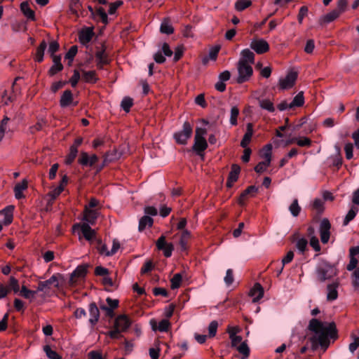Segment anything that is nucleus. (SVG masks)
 Segmentation results:
<instances>
[{"instance_id":"46","label":"nucleus","mask_w":359,"mask_h":359,"mask_svg":"<svg viewBox=\"0 0 359 359\" xmlns=\"http://www.w3.org/2000/svg\"><path fill=\"white\" fill-rule=\"evenodd\" d=\"M252 1L250 0H238L235 4V8L238 11H242L250 6Z\"/></svg>"},{"instance_id":"51","label":"nucleus","mask_w":359,"mask_h":359,"mask_svg":"<svg viewBox=\"0 0 359 359\" xmlns=\"http://www.w3.org/2000/svg\"><path fill=\"white\" fill-rule=\"evenodd\" d=\"M133 100L130 97H126L121 101V106L125 111L128 112L130 107L133 106Z\"/></svg>"},{"instance_id":"33","label":"nucleus","mask_w":359,"mask_h":359,"mask_svg":"<svg viewBox=\"0 0 359 359\" xmlns=\"http://www.w3.org/2000/svg\"><path fill=\"white\" fill-rule=\"evenodd\" d=\"M154 222L153 219L147 215H144L140 219L139 222V231H142L146 229V227H150L152 226Z\"/></svg>"},{"instance_id":"11","label":"nucleus","mask_w":359,"mask_h":359,"mask_svg":"<svg viewBox=\"0 0 359 359\" xmlns=\"http://www.w3.org/2000/svg\"><path fill=\"white\" fill-rule=\"evenodd\" d=\"M156 248L159 250H162L165 257H170L174 250L173 244L165 241V236L161 235L156 243Z\"/></svg>"},{"instance_id":"23","label":"nucleus","mask_w":359,"mask_h":359,"mask_svg":"<svg viewBox=\"0 0 359 359\" xmlns=\"http://www.w3.org/2000/svg\"><path fill=\"white\" fill-rule=\"evenodd\" d=\"M150 325H151L153 330H154V331L158 330L162 332L168 331V330L170 327V323L169 320L167 319H163V320H161L158 325H157L156 320H151L150 321Z\"/></svg>"},{"instance_id":"54","label":"nucleus","mask_w":359,"mask_h":359,"mask_svg":"<svg viewBox=\"0 0 359 359\" xmlns=\"http://www.w3.org/2000/svg\"><path fill=\"white\" fill-rule=\"evenodd\" d=\"M96 16L99 17L103 23L107 24L108 22V17L104 11V9L102 7H99L97 8L95 12Z\"/></svg>"},{"instance_id":"44","label":"nucleus","mask_w":359,"mask_h":359,"mask_svg":"<svg viewBox=\"0 0 359 359\" xmlns=\"http://www.w3.org/2000/svg\"><path fill=\"white\" fill-rule=\"evenodd\" d=\"M6 287L8 288V292L13 290L15 294L18 292L20 293L21 289H20L18 280L13 276L10 278L8 286Z\"/></svg>"},{"instance_id":"63","label":"nucleus","mask_w":359,"mask_h":359,"mask_svg":"<svg viewBox=\"0 0 359 359\" xmlns=\"http://www.w3.org/2000/svg\"><path fill=\"white\" fill-rule=\"evenodd\" d=\"M352 284L354 287L359 286V266L355 269L352 274Z\"/></svg>"},{"instance_id":"30","label":"nucleus","mask_w":359,"mask_h":359,"mask_svg":"<svg viewBox=\"0 0 359 359\" xmlns=\"http://www.w3.org/2000/svg\"><path fill=\"white\" fill-rule=\"evenodd\" d=\"M259 107L270 113H273L276 111L273 102L269 98L259 99Z\"/></svg>"},{"instance_id":"58","label":"nucleus","mask_w":359,"mask_h":359,"mask_svg":"<svg viewBox=\"0 0 359 359\" xmlns=\"http://www.w3.org/2000/svg\"><path fill=\"white\" fill-rule=\"evenodd\" d=\"M161 348L158 344L156 345V347L150 348L149 350V355L151 359H158L160 355Z\"/></svg>"},{"instance_id":"3","label":"nucleus","mask_w":359,"mask_h":359,"mask_svg":"<svg viewBox=\"0 0 359 359\" xmlns=\"http://www.w3.org/2000/svg\"><path fill=\"white\" fill-rule=\"evenodd\" d=\"M207 130L203 128H197L195 132L194 143L192 149L199 156L208 148V142L205 138Z\"/></svg>"},{"instance_id":"38","label":"nucleus","mask_w":359,"mask_h":359,"mask_svg":"<svg viewBox=\"0 0 359 359\" xmlns=\"http://www.w3.org/2000/svg\"><path fill=\"white\" fill-rule=\"evenodd\" d=\"M341 15L339 11H337L336 9L332 11L331 12L327 13L322 18V20L325 23H330L334 20H336Z\"/></svg>"},{"instance_id":"39","label":"nucleus","mask_w":359,"mask_h":359,"mask_svg":"<svg viewBox=\"0 0 359 359\" xmlns=\"http://www.w3.org/2000/svg\"><path fill=\"white\" fill-rule=\"evenodd\" d=\"M83 79L85 82L95 83L98 79L95 71H88L83 72Z\"/></svg>"},{"instance_id":"12","label":"nucleus","mask_w":359,"mask_h":359,"mask_svg":"<svg viewBox=\"0 0 359 359\" xmlns=\"http://www.w3.org/2000/svg\"><path fill=\"white\" fill-rule=\"evenodd\" d=\"M250 46L257 54L265 53L269 50V45L268 42L263 39H252Z\"/></svg>"},{"instance_id":"53","label":"nucleus","mask_w":359,"mask_h":359,"mask_svg":"<svg viewBox=\"0 0 359 359\" xmlns=\"http://www.w3.org/2000/svg\"><path fill=\"white\" fill-rule=\"evenodd\" d=\"M78 162L83 166H90L89 156L88 153L85 151L81 152L80 157L78 159Z\"/></svg>"},{"instance_id":"26","label":"nucleus","mask_w":359,"mask_h":359,"mask_svg":"<svg viewBox=\"0 0 359 359\" xmlns=\"http://www.w3.org/2000/svg\"><path fill=\"white\" fill-rule=\"evenodd\" d=\"M241 59L238 62H243L245 64H254L255 54L250 49L245 48L241 53Z\"/></svg>"},{"instance_id":"37","label":"nucleus","mask_w":359,"mask_h":359,"mask_svg":"<svg viewBox=\"0 0 359 359\" xmlns=\"http://www.w3.org/2000/svg\"><path fill=\"white\" fill-rule=\"evenodd\" d=\"M289 210L293 217H296L299 215L302 210V208L299 205L298 200L297 198H294L292 201V203L289 206Z\"/></svg>"},{"instance_id":"28","label":"nucleus","mask_w":359,"mask_h":359,"mask_svg":"<svg viewBox=\"0 0 359 359\" xmlns=\"http://www.w3.org/2000/svg\"><path fill=\"white\" fill-rule=\"evenodd\" d=\"M93 32L91 29L87 28L79 33V39L81 44L87 45L93 36Z\"/></svg>"},{"instance_id":"50","label":"nucleus","mask_w":359,"mask_h":359,"mask_svg":"<svg viewBox=\"0 0 359 359\" xmlns=\"http://www.w3.org/2000/svg\"><path fill=\"white\" fill-rule=\"evenodd\" d=\"M293 141H295L299 147H310L311 144V140L306 137L292 140L290 142H292Z\"/></svg>"},{"instance_id":"22","label":"nucleus","mask_w":359,"mask_h":359,"mask_svg":"<svg viewBox=\"0 0 359 359\" xmlns=\"http://www.w3.org/2000/svg\"><path fill=\"white\" fill-rule=\"evenodd\" d=\"M68 177L67 175H64L62 177L59 186L55 187L48 193V196L51 199L55 200L64 190L65 187L67 184Z\"/></svg>"},{"instance_id":"21","label":"nucleus","mask_w":359,"mask_h":359,"mask_svg":"<svg viewBox=\"0 0 359 359\" xmlns=\"http://www.w3.org/2000/svg\"><path fill=\"white\" fill-rule=\"evenodd\" d=\"M89 323L91 326H94L97 324L100 318V311L95 303L93 302L89 304Z\"/></svg>"},{"instance_id":"18","label":"nucleus","mask_w":359,"mask_h":359,"mask_svg":"<svg viewBox=\"0 0 359 359\" xmlns=\"http://www.w3.org/2000/svg\"><path fill=\"white\" fill-rule=\"evenodd\" d=\"M339 286V282L336 280L327 286V300L330 302L334 301L338 297L337 289Z\"/></svg>"},{"instance_id":"62","label":"nucleus","mask_w":359,"mask_h":359,"mask_svg":"<svg viewBox=\"0 0 359 359\" xmlns=\"http://www.w3.org/2000/svg\"><path fill=\"white\" fill-rule=\"evenodd\" d=\"M80 78H81V76H80L79 72L76 69L74 70L72 76L69 79V82L72 87H75L77 85Z\"/></svg>"},{"instance_id":"4","label":"nucleus","mask_w":359,"mask_h":359,"mask_svg":"<svg viewBox=\"0 0 359 359\" xmlns=\"http://www.w3.org/2000/svg\"><path fill=\"white\" fill-rule=\"evenodd\" d=\"M65 279L62 274H53L48 280L40 281L38 284L37 291L47 292L51 288H59Z\"/></svg>"},{"instance_id":"20","label":"nucleus","mask_w":359,"mask_h":359,"mask_svg":"<svg viewBox=\"0 0 359 359\" xmlns=\"http://www.w3.org/2000/svg\"><path fill=\"white\" fill-rule=\"evenodd\" d=\"M249 296L252 298L253 302H258L264 296V288L261 284L257 283L250 289Z\"/></svg>"},{"instance_id":"59","label":"nucleus","mask_w":359,"mask_h":359,"mask_svg":"<svg viewBox=\"0 0 359 359\" xmlns=\"http://www.w3.org/2000/svg\"><path fill=\"white\" fill-rule=\"evenodd\" d=\"M310 245L313 248L316 252L320 251V245L318 238L316 236H312L310 238Z\"/></svg>"},{"instance_id":"42","label":"nucleus","mask_w":359,"mask_h":359,"mask_svg":"<svg viewBox=\"0 0 359 359\" xmlns=\"http://www.w3.org/2000/svg\"><path fill=\"white\" fill-rule=\"evenodd\" d=\"M304 104L303 92H299L290 103V107H302Z\"/></svg>"},{"instance_id":"41","label":"nucleus","mask_w":359,"mask_h":359,"mask_svg":"<svg viewBox=\"0 0 359 359\" xmlns=\"http://www.w3.org/2000/svg\"><path fill=\"white\" fill-rule=\"evenodd\" d=\"M358 212V208L355 206H353L349 210V211L348 212V213L346 214V215L344 217V219L343 222L344 225L346 226L351 220H353L355 218V215H357Z\"/></svg>"},{"instance_id":"2","label":"nucleus","mask_w":359,"mask_h":359,"mask_svg":"<svg viewBox=\"0 0 359 359\" xmlns=\"http://www.w3.org/2000/svg\"><path fill=\"white\" fill-rule=\"evenodd\" d=\"M132 324V320L127 315H119L115 320L113 329L108 332L111 339H118L121 332H126Z\"/></svg>"},{"instance_id":"31","label":"nucleus","mask_w":359,"mask_h":359,"mask_svg":"<svg viewBox=\"0 0 359 359\" xmlns=\"http://www.w3.org/2000/svg\"><path fill=\"white\" fill-rule=\"evenodd\" d=\"M253 135V126L251 123L247 124V131L245 133L241 142V146L243 148H246L251 141V138Z\"/></svg>"},{"instance_id":"32","label":"nucleus","mask_w":359,"mask_h":359,"mask_svg":"<svg viewBox=\"0 0 359 359\" xmlns=\"http://www.w3.org/2000/svg\"><path fill=\"white\" fill-rule=\"evenodd\" d=\"M39 291H37V290H32L28 289L25 285H22L20 294L24 298L29 299V302H32L35 299L36 294Z\"/></svg>"},{"instance_id":"29","label":"nucleus","mask_w":359,"mask_h":359,"mask_svg":"<svg viewBox=\"0 0 359 359\" xmlns=\"http://www.w3.org/2000/svg\"><path fill=\"white\" fill-rule=\"evenodd\" d=\"M97 217L98 212L96 210L88 209V207L85 208L84 220L87 222L86 224H94Z\"/></svg>"},{"instance_id":"61","label":"nucleus","mask_w":359,"mask_h":359,"mask_svg":"<svg viewBox=\"0 0 359 359\" xmlns=\"http://www.w3.org/2000/svg\"><path fill=\"white\" fill-rule=\"evenodd\" d=\"M344 151L346 154V158L347 159H351L353 158V145L351 143H347L345 144Z\"/></svg>"},{"instance_id":"64","label":"nucleus","mask_w":359,"mask_h":359,"mask_svg":"<svg viewBox=\"0 0 359 359\" xmlns=\"http://www.w3.org/2000/svg\"><path fill=\"white\" fill-rule=\"evenodd\" d=\"M88 355L89 359H106L99 351H91Z\"/></svg>"},{"instance_id":"1","label":"nucleus","mask_w":359,"mask_h":359,"mask_svg":"<svg viewBox=\"0 0 359 359\" xmlns=\"http://www.w3.org/2000/svg\"><path fill=\"white\" fill-rule=\"evenodd\" d=\"M309 328L315 333V339L322 347L328 346L329 337L337 338V330L334 322H321L313 318L309 322Z\"/></svg>"},{"instance_id":"7","label":"nucleus","mask_w":359,"mask_h":359,"mask_svg":"<svg viewBox=\"0 0 359 359\" xmlns=\"http://www.w3.org/2000/svg\"><path fill=\"white\" fill-rule=\"evenodd\" d=\"M238 76L237 82L243 83L250 80L253 74V69L250 64L238 62L237 65Z\"/></svg>"},{"instance_id":"17","label":"nucleus","mask_w":359,"mask_h":359,"mask_svg":"<svg viewBox=\"0 0 359 359\" xmlns=\"http://www.w3.org/2000/svg\"><path fill=\"white\" fill-rule=\"evenodd\" d=\"M60 104L62 108L67 107L70 105H77V102H74L73 94L71 90H66L63 92L60 100Z\"/></svg>"},{"instance_id":"36","label":"nucleus","mask_w":359,"mask_h":359,"mask_svg":"<svg viewBox=\"0 0 359 359\" xmlns=\"http://www.w3.org/2000/svg\"><path fill=\"white\" fill-rule=\"evenodd\" d=\"M47 47V44L45 41H42L39 47L36 49L35 60L38 62H41L43 60L44 51Z\"/></svg>"},{"instance_id":"16","label":"nucleus","mask_w":359,"mask_h":359,"mask_svg":"<svg viewBox=\"0 0 359 359\" xmlns=\"http://www.w3.org/2000/svg\"><path fill=\"white\" fill-rule=\"evenodd\" d=\"M87 273V266L79 265L76 269L72 273L69 278V283L71 285L76 283L79 279L83 278Z\"/></svg>"},{"instance_id":"43","label":"nucleus","mask_w":359,"mask_h":359,"mask_svg":"<svg viewBox=\"0 0 359 359\" xmlns=\"http://www.w3.org/2000/svg\"><path fill=\"white\" fill-rule=\"evenodd\" d=\"M236 348L237 351L243 355V359L248 358L250 355V348L246 341L241 342V344Z\"/></svg>"},{"instance_id":"57","label":"nucleus","mask_w":359,"mask_h":359,"mask_svg":"<svg viewBox=\"0 0 359 359\" xmlns=\"http://www.w3.org/2000/svg\"><path fill=\"white\" fill-rule=\"evenodd\" d=\"M224 283H226V285L228 286L231 285L233 283V282L234 280V278H233V271L231 269H229L226 271V276H224Z\"/></svg>"},{"instance_id":"13","label":"nucleus","mask_w":359,"mask_h":359,"mask_svg":"<svg viewBox=\"0 0 359 359\" xmlns=\"http://www.w3.org/2000/svg\"><path fill=\"white\" fill-rule=\"evenodd\" d=\"M331 224L328 219H323L320 224V236L321 242L324 244L328 243L330 237Z\"/></svg>"},{"instance_id":"10","label":"nucleus","mask_w":359,"mask_h":359,"mask_svg":"<svg viewBox=\"0 0 359 359\" xmlns=\"http://www.w3.org/2000/svg\"><path fill=\"white\" fill-rule=\"evenodd\" d=\"M297 79V74L295 72H290L284 78H280L278 86L281 90H287L292 88Z\"/></svg>"},{"instance_id":"27","label":"nucleus","mask_w":359,"mask_h":359,"mask_svg":"<svg viewBox=\"0 0 359 359\" xmlns=\"http://www.w3.org/2000/svg\"><path fill=\"white\" fill-rule=\"evenodd\" d=\"M61 57L59 55H54L53 57V65L50 68L48 74L50 76H53L63 69V65L60 62Z\"/></svg>"},{"instance_id":"52","label":"nucleus","mask_w":359,"mask_h":359,"mask_svg":"<svg viewBox=\"0 0 359 359\" xmlns=\"http://www.w3.org/2000/svg\"><path fill=\"white\" fill-rule=\"evenodd\" d=\"M77 154H78L77 150L72 149L69 148V153L66 156V158L65 161V163L67 165L72 164L73 163V161H74V159L76 158Z\"/></svg>"},{"instance_id":"35","label":"nucleus","mask_w":359,"mask_h":359,"mask_svg":"<svg viewBox=\"0 0 359 359\" xmlns=\"http://www.w3.org/2000/svg\"><path fill=\"white\" fill-rule=\"evenodd\" d=\"M20 9L23 14L30 20H34L35 19L34 12L30 8L29 5L27 2H22L20 5Z\"/></svg>"},{"instance_id":"8","label":"nucleus","mask_w":359,"mask_h":359,"mask_svg":"<svg viewBox=\"0 0 359 359\" xmlns=\"http://www.w3.org/2000/svg\"><path fill=\"white\" fill-rule=\"evenodd\" d=\"M271 144H269L265 146L263 149L262 157L264 158V161L259 162L255 168V170L258 173L264 172L270 165L271 161Z\"/></svg>"},{"instance_id":"49","label":"nucleus","mask_w":359,"mask_h":359,"mask_svg":"<svg viewBox=\"0 0 359 359\" xmlns=\"http://www.w3.org/2000/svg\"><path fill=\"white\" fill-rule=\"evenodd\" d=\"M43 351L50 359H61V357L57 354V353L52 350L48 345L43 347Z\"/></svg>"},{"instance_id":"14","label":"nucleus","mask_w":359,"mask_h":359,"mask_svg":"<svg viewBox=\"0 0 359 359\" xmlns=\"http://www.w3.org/2000/svg\"><path fill=\"white\" fill-rule=\"evenodd\" d=\"M73 229L74 231L80 229L83 237L88 241H91L95 238L96 232L90 228L88 224H75Z\"/></svg>"},{"instance_id":"5","label":"nucleus","mask_w":359,"mask_h":359,"mask_svg":"<svg viewBox=\"0 0 359 359\" xmlns=\"http://www.w3.org/2000/svg\"><path fill=\"white\" fill-rule=\"evenodd\" d=\"M317 278L320 282H324L334 277L337 274V269L327 264L323 263L317 269Z\"/></svg>"},{"instance_id":"6","label":"nucleus","mask_w":359,"mask_h":359,"mask_svg":"<svg viewBox=\"0 0 359 359\" xmlns=\"http://www.w3.org/2000/svg\"><path fill=\"white\" fill-rule=\"evenodd\" d=\"M192 132L191 125L188 121H185L182 130L175 133L173 137L177 144H187L188 140L191 137Z\"/></svg>"},{"instance_id":"45","label":"nucleus","mask_w":359,"mask_h":359,"mask_svg":"<svg viewBox=\"0 0 359 359\" xmlns=\"http://www.w3.org/2000/svg\"><path fill=\"white\" fill-rule=\"evenodd\" d=\"M182 276L180 273H176L170 280V287L172 290L177 289L180 287Z\"/></svg>"},{"instance_id":"34","label":"nucleus","mask_w":359,"mask_h":359,"mask_svg":"<svg viewBox=\"0 0 359 359\" xmlns=\"http://www.w3.org/2000/svg\"><path fill=\"white\" fill-rule=\"evenodd\" d=\"M160 31L161 33L166 34H171L174 32V28L172 26V25L170 23V21L168 19L165 18L162 21V22L161 24V27H160Z\"/></svg>"},{"instance_id":"40","label":"nucleus","mask_w":359,"mask_h":359,"mask_svg":"<svg viewBox=\"0 0 359 359\" xmlns=\"http://www.w3.org/2000/svg\"><path fill=\"white\" fill-rule=\"evenodd\" d=\"M191 238V233L188 230H184L182 233L180 240V245L182 250H185L187 248V242Z\"/></svg>"},{"instance_id":"56","label":"nucleus","mask_w":359,"mask_h":359,"mask_svg":"<svg viewBox=\"0 0 359 359\" xmlns=\"http://www.w3.org/2000/svg\"><path fill=\"white\" fill-rule=\"evenodd\" d=\"M78 51V48L76 46H72L68 52L65 55V58L69 60V62H72L76 55Z\"/></svg>"},{"instance_id":"9","label":"nucleus","mask_w":359,"mask_h":359,"mask_svg":"<svg viewBox=\"0 0 359 359\" xmlns=\"http://www.w3.org/2000/svg\"><path fill=\"white\" fill-rule=\"evenodd\" d=\"M95 60L97 67L99 69H102L104 65L110 63L111 60L104 44H102L100 48L97 50L95 53Z\"/></svg>"},{"instance_id":"25","label":"nucleus","mask_w":359,"mask_h":359,"mask_svg":"<svg viewBox=\"0 0 359 359\" xmlns=\"http://www.w3.org/2000/svg\"><path fill=\"white\" fill-rule=\"evenodd\" d=\"M28 183L27 180L24 179L20 182L17 183L14 187L15 197L17 199H21L25 197L23 191L27 189Z\"/></svg>"},{"instance_id":"55","label":"nucleus","mask_w":359,"mask_h":359,"mask_svg":"<svg viewBox=\"0 0 359 359\" xmlns=\"http://www.w3.org/2000/svg\"><path fill=\"white\" fill-rule=\"evenodd\" d=\"M218 327V323L212 320L208 325V334L210 337H214L216 335Z\"/></svg>"},{"instance_id":"24","label":"nucleus","mask_w":359,"mask_h":359,"mask_svg":"<svg viewBox=\"0 0 359 359\" xmlns=\"http://www.w3.org/2000/svg\"><path fill=\"white\" fill-rule=\"evenodd\" d=\"M241 168L238 165L233 164L231 166V170L229 174L226 186L231 187L234 182H236L238 178Z\"/></svg>"},{"instance_id":"47","label":"nucleus","mask_w":359,"mask_h":359,"mask_svg":"<svg viewBox=\"0 0 359 359\" xmlns=\"http://www.w3.org/2000/svg\"><path fill=\"white\" fill-rule=\"evenodd\" d=\"M308 241L305 238H298L296 242V248L301 253H304L307 249Z\"/></svg>"},{"instance_id":"48","label":"nucleus","mask_w":359,"mask_h":359,"mask_svg":"<svg viewBox=\"0 0 359 359\" xmlns=\"http://www.w3.org/2000/svg\"><path fill=\"white\" fill-rule=\"evenodd\" d=\"M239 114V109L237 107L234 106L231 109V114H230V123L232 126L237 125V118Z\"/></svg>"},{"instance_id":"19","label":"nucleus","mask_w":359,"mask_h":359,"mask_svg":"<svg viewBox=\"0 0 359 359\" xmlns=\"http://www.w3.org/2000/svg\"><path fill=\"white\" fill-rule=\"evenodd\" d=\"M14 206L8 205L3 210H0V215L4 217L3 223L4 226H8L12 223L13 219Z\"/></svg>"},{"instance_id":"15","label":"nucleus","mask_w":359,"mask_h":359,"mask_svg":"<svg viewBox=\"0 0 359 359\" xmlns=\"http://www.w3.org/2000/svg\"><path fill=\"white\" fill-rule=\"evenodd\" d=\"M359 266V246L350 249V262L346 266L349 271H353Z\"/></svg>"},{"instance_id":"60","label":"nucleus","mask_w":359,"mask_h":359,"mask_svg":"<svg viewBox=\"0 0 359 359\" xmlns=\"http://www.w3.org/2000/svg\"><path fill=\"white\" fill-rule=\"evenodd\" d=\"M154 269V264L151 260H147L141 268V273L144 274L150 272Z\"/></svg>"}]
</instances>
